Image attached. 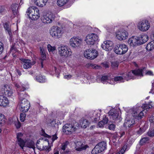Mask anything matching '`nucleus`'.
<instances>
[{"instance_id": "obj_57", "label": "nucleus", "mask_w": 154, "mask_h": 154, "mask_svg": "<svg viewBox=\"0 0 154 154\" xmlns=\"http://www.w3.org/2000/svg\"><path fill=\"white\" fill-rule=\"evenodd\" d=\"M40 142V141H38L37 142L36 144V146L37 148L39 150H40V148H41V146H39L38 144H39V142Z\"/></svg>"}, {"instance_id": "obj_55", "label": "nucleus", "mask_w": 154, "mask_h": 154, "mask_svg": "<svg viewBox=\"0 0 154 154\" xmlns=\"http://www.w3.org/2000/svg\"><path fill=\"white\" fill-rule=\"evenodd\" d=\"M146 74L150 75H153V74L152 72L150 71H148L146 73Z\"/></svg>"}, {"instance_id": "obj_33", "label": "nucleus", "mask_w": 154, "mask_h": 154, "mask_svg": "<svg viewBox=\"0 0 154 154\" xmlns=\"http://www.w3.org/2000/svg\"><path fill=\"white\" fill-rule=\"evenodd\" d=\"M26 146L29 148H32L33 149L35 148L34 142L32 141H28L27 143Z\"/></svg>"}, {"instance_id": "obj_20", "label": "nucleus", "mask_w": 154, "mask_h": 154, "mask_svg": "<svg viewBox=\"0 0 154 154\" xmlns=\"http://www.w3.org/2000/svg\"><path fill=\"white\" fill-rule=\"evenodd\" d=\"M4 27L6 32L9 34L10 38H11L12 36V33L11 29V25L8 23H5L4 24Z\"/></svg>"}, {"instance_id": "obj_37", "label": "nucleus", "mask_w": 154, "mask_h": 154, "mask_svg": "<svg viewBox=\"0 0 154 154\" xmlns=\"http://www.w3.org/2000/svg\"><path fill=\"white\" fill-rule=\"evenodd\" d=\"M152 107V105L150 104H144L142 106L143 108L146 109L147 111L149 110L150 108H151Z\"/></svg>"}, {"instance_id": "obj_8", "label": "nucleus", "mask_w": 154, "mask_h": 154, "mask_svg": "<svg viewBox=\"0 0 154 154\" xmlns=\"http://www.w3.org/2000/svg\"><path fill=\"white\" fill-rule=\"evenodd\" d=\"M137 27L140 30L143 32L146 31L150 27L149 23L146 20H143L139 23Z\"/></svg>"}, {"instance_id": "obj_7", "label": "nucleus", "mask_w": 154, "mask_h": 154, "mask_svg": "<svg viewBox=\"0 0 154 154\" xmlns=\"http://www.w3.org/2000/svg\"><path fill=\"white\" fill-rule=\"evenodd\" d=\"M97 51L95 49H89L86 50L84 55L86 58L90 60L94 59L98 56Z\"/></svg>"}, {"instance_id": "obj_1", "label": "nucleus", "mask_w": 154, "mask_h": 154, "mask_svg": "<svg viewBox=\"0 0 154 154\" xmlns=\"http://www.w3.org/2000/svg\"><path fill=\"white\" fill-rule=\"evenodd\" d=\"M144 68L143 69H138L132 70L129 72L128 74L123 73V77L125 80L128 81L129 79H134V75L140 76H143V72L144 71Z\"/></svg>"}, {"instance_id": "obj_49", "label": "nucleus", "mask_w": 154, "mask_h": 154, "mask_svg": "<svg viewBox=\"0 0 154 154\" xmlns=\"http://www.w3.org/2000/svg\"><path fill=\"white\" fill-rule=\"evenodd\" d=\"M115 128V125L113 124H111L109 126V128L110 130H113Z\"/></svg>"}, {"instance_id": "obj_31", "label": "nucleus", "mask_w": 154, "mask_h": 154, "mask_svg": "<svg viewBox=\"0 0 154 154\" xmlns=\"http://www.w3.org/2000/svg\"><path fill=\"white\" fill-rule=\"evenodd\" d=\"M5 122V116L0 114V126H2L4 125Z\"/></svg>"}, {"instance_id": "obj_27", "label": "nucleus", "mask_w": 154, "mask_h": 154, "mask_svg": "<svg viewBox=\"0 0 154 154\" xmlns=\"http://www.w3.org/2000/svg\"><path fill=\"white\" fill-rule=\"evenodd\" d=\"M47 1V0H40L35 3V4L39 7H43L46 5Z\"/></svg>"}, {"instance_id": "obj_5", "label": "nucleus", "mask_w": 154, "mask_h": 154, "mask_svg": "<svg viewBox=\"0 0 154 154\" xmlns=\"http://www.w3.org/2000/svg\"><path fill=\"white\" fill-rule=\"evenodd\" d=\"M128 48L127 45L121 44L117 45L114 49L115 52L119 54H123L128 51Z\"/></svg>"}, {"instance_id": "obj_39", "label": "nucleus", "mask_w": 154, "mask_h": 154, "mask_svg": "<svg viewBox=\"0 0 154 154\" xmlns=\"http://www.w3.org/2000/svg\"><path fill=\"white\" fill-rule=\"evenodd\" d=\"M25 112H23L21 113L20 114V119L22 122H23L25 120L26 114Z\"/></svg>"}, {"instance_id": "obj_62", "label": "nucleus", "mask_w": 154, "mask_h": 154, "mask_svg": "<svg viewBox=\"0 0 154 154\" xmlns=\"http://www.w3.org/2000/svg\"><path fill=\"white\" fill-rule=\"evenodd\" d=\"M120 134V136L119 135V136L120 137H121L123 136L125 134V132L124 131H123L121 132V133H119Z\"/></svg>"}, {"instance_id": "obj_28", "label": "nucleus", "mask_w": 154, "mask_h": 154, "mask_svg": "<svg viewBox=\"0 0 154 154\" xmlns=\"http://www.w3.org/2000/svg\"><path fill=\"white\" fill-rule=\"evenodd\" d=\"M35 79L37 81L40 82H45V77L40 74L36 76Z\"/></svg>"}, {"instance_id": "obj_6", "label": "nucleus", "mask_w": 154, "mask_h": 154, "mask_svg": "<svg viewBox=\"0 0 154 154\" xmlns=\"http://www.w3.org/2000/svg\"><path fill=\"white\" fill-rule=\"evenodd\" d=\"M98 36L95 33H90L86 36L85 41L88 45H94L98 40Z\"/></svg>"}, {"instance_id": "obj_29", "label": "nucleus", "mask_w": 154, "mask_h": 154, "mask_svg": "<svg viewBox=\"0 0 154 154\" xmlns=\"http://www.w3.org/2000/svg\"><path fill=\"white\" fill-rule=\"evenodd\" d=\"M101 82L103 83H104L105 82H107L109 83L110 84H113L114 83V82H108V77L107 76H103L101 78Z\"/></svg>"}, {"instance_id": "obj_32", "label": "nucleus", "mask_w": 154, "mask_h": 154, "mask_svg": "<svg viewBox=\"0 0 154 154\" xmlns=\"http://www.w3.org/2000/svg\"><path fill=\"white\" fill-rule=\"evenodd\" d=\"M69 0H58L57 1V5L60 6H62L66 4Z\"/></svg>"}, {"instance_id": "obj_2", "label": "nucleus", "mask_w": 154, "mask_h": 154, "mask_svg": "<svg viewBox=\"0 0 154 154\" xmlns=\"http://www.w3.org/2000/svg\"><path fill=\"white\" fill-rule=\"evenodd\" d=\"M59 54L61 56L67 57L71 55V50L68 47L64 45H61L58 48Z\"/></svg>"}, {"instance_id": "obj_42", "label": "nucleus", "mask_w": 154, "mask_h": 154, "mask_svg": "<svg viewBox=\"0 0 154 154\" xmlns=\"http://www.w3.org/2000/svg\"><path fill=\"white\" fill-rule=\"evenodd\" d=\"M69 144V142L68 141H66L63 143L62 145L61 149L63 151H65L66 148L67 147V145Z\"/></svg>"}, {"instance_id": "obj_21", "label": "nucleus", "mask_w": 154, "mask_h": 154, "mask_svg": "<svg viewBox=\"0 0 154 154\" xmlns=\"http://www.w3.org/2000/svg\"><path fill=\"white\" fill-rule=\"evenodd\" d=\"M23 135V134L21 133H18L17 135V137L18 141V144L22 149L23 148V147L25 145L24 141L21 138V137Z\"/></svg>"}, {"instance_id": "obj_12", "label": "nucleus", "mask_w": 154, "mask_h": 154, "mask_svg": "<svg viewBox=\"0 0 154 154\" xmlns=\"http://www.w3.org/2000/svg\"><path fill=\"white\" fill-rule=\"evenodd\" d=\"M116 37L119 40H124L128 37V33L125 30H122L117 32Z\"/></svg>"}, {"instance_id": "obj_13", "label": "nucleus", "mask_w": 154, "mask_h": 154, "mask_svg": "<svg viewBox=\"0 0 154 154\" xmlns=\"http://www.w3.org/2000/svg\"><path fill=\"white\" fill-rule=\"evenodd\" d=\"M82 40L76 37H73L70 40L69 43L74 48L79 47L81 44Z\"/></svg>"}, {"instance_id": "obj_34", "label": "nucleus", "mask_w": 154, "mask_h": 154, "mask_svg": "<svg viewBox=\"0 0 154 154\" xmlns=\"http://www.w3.org/2000/svg\"><path fill=\"white\" fill-rule=\"evenodd\" d=\"M19 95V98L21 101L23 99H25V98L26 96V94H25V92H20L18 93Z\"/></svg>"}, {"instance_id": "obj_19", "label": "nucleus", "mask_w": 154, "mask_h": 154, "mask_svg": "<svg viewBox=\"0 0 154 154\" xmlns=\"http://www.w3.org/2000/svg\"><path fill=\"white\" fill-rule=\"evenodd\" d=\"M9 103V102L7 98L3 95H0V106L5 107Z\"/></svg>"}, {"instance_id": "obj_50", "label": "nucleus", "mask_w": 154, "mask_h": 154, "mask_svg": "<svg viewBox=\"0 0 154 154\" xmlns=\"http://www.w3.org/2000/svg\"><path fill=\"white\" fill-rule=\"evenodd\" d=\"M105 125L104 122L101 121L99 122L98 123V125L99 127L100 128L103 127Z\"/></svg>"}, {"instance_id": "obj_63", "label": "nucleus", "mask_w": 154, "mask_h": 154, "mask_svg": "<svg viewBox=\"0 0 154 154\" xmlns=\"http://www.w3.org/2000/svg\"><path fill=\"white\" fill-rule=\"evenodd\" d=\"M152 122H154V114L153 115L151 119V121Z\"/></svg>"}, {"instance_id": "obj_56", "label": "nucleus", "mask_w": 154, "mask_h": 154, "mask_svg": "<svg viewBox=\"0 0 154 154\" xmlns=\"http://www.w3.org/2000/svg\"><path fill=\"white\" fill-rule=\"evenodd\" d=\"M57 137L56 134H55L53 136L52 140L53 141H54L56 140H57Z\"/></svg>"}, {"instance_id": "obj_15", "label": "nucleus", "mask_w": 154, "mask_h": 154, "mask_svg": "<svg viewBox=\"0 0 154 154\" xmlns=\"http://www.w3.org/2000/svg\"><path fill=\"white\" fill-rule=\"evenodd\" d=\"M113 43L110 41H106L104 42L102 45V47L106 51L111 50L112 48Z\"/></svg>"}, {"instance_id": "obj_11", "label": "nucleus", "mask_w": 154, "mask_h": 154, "mask_svg": "<svg viewBox=\"0 0 154 154\" xmlns=\"http://www.w3.org/2000/svg\"><path fill=\"white\" fill-rule=\"evenodd\" d=\"M54 15L52 13H47L41 18V20L44 23H50L54 20Z\"/></svg>"}, {"instance_id": "obj_24", "label": "nucleus", "mask_w": 154, "mask_h": 154, "mask_svg": "<svg viewBox=\"0 0 154 154\" xmlns=\"http://www.w3.org/2000/svg\"><path fill=\"white\" fill-rule=\"evenodd\" d=\"M80 125L82 128H86L88 126L89 123L88 120L84 119L83 118H82L80 120Z\"/></svg>"}, {"instance_id": "obj_59", "label": "nucleus", "mask_w": 154, "mask_h": 154, "mask_svg": "<svg viewBox=\"0 0 154 154\" xmlns=\"http://www.w3.org/2000/svg\"><path fill=\"white\" fill-rule=\"evenodd\" d=\"M72 77V75H66L64 77L66 79H69Z\"/></svg>"}, {"instance_id": "obj_43", "label": "nucleus", "mask_w": 154, "mask_h": 154, "mask_svg": "<svg viewBox=\"0 0 154 154\" xmlns=\"http://www.w3.org/2000/svg\"><path fill=\"white\" fill-rule=\"evenodd\" d=\"M148 135L150 137H154V129L149 130L147 132Z\"/></svg>"}, {"instance_id": "obj_38", "label": "nucleus", "mask_w": 154, "mask_h": 154, "mask_svg": "<svg viewBox=\"0 0 154 154\" xmlns=\"http://www.w3.org/2000/svg\"><path fill=\"white\" fill-rule=\"evenodd\" d=\"M47 48L49 52H53L56 50V47L55 46H52L50 44L48 45Z\"/></svg>"}, {"instance_id": "obj_3", "label": "nucleus", "mask_w": 154, "mask_h": 154, "mask_svg": "<svg viewBox=\"0 0 154 154\" xmlns=\"http://www.w3.org/2000/svg\"><path fill=\"white\" fill-rule=\"evenodd\" d=\"M27 11L29 13V14H28V17L32 20H37L40 17L39 10L36 7L34 8H32V7L29 8L28 9Z\"/></svg>"}, {"instance_id": "obj_48", "label": "nucleus", "mask_w": 154, "mask_h": 154, "mask_svg": "<svg viewBox=\"0 0 154 154\" xmlns=\"http://www.w3.org/2000/svg\"><path fill=\"white\" fill-rule=\"evenodd\" d=\"M101 121H103L105 124H106L108 123V119L105 116L103 118V119Z\"/></svg>"}, {"instance_id": "obj_23", "label": "nucleus", "mask_w": 154, "mask_h": 154, "mask_svg": "<svg viewBox=\"0 0 154 154\" xmlns=\"http://www.w3.org/2000/svg\"><path fill=\"white\" fill-rule=\"evenodd\" d=\"M135 121L133 119H131L126 121L124 124L125 127L132 128L135 124Z\"/></svg>"}, {"instance_id": "obj_30", "label": "nucleus", "mask_w": 154, "mask_h": 154, "mask_svg": "<svg viewBox=\"0 0 154 154\" xmlns=\"http://www.w3.org/2000/svg\"><path fill=\"white\" fill-rule=\"evenodd\" d=\"M112 82H114L113 81V80L115 82L120 81L121 82H124V80H125V78L123 77V74L122 75V76H117L114 78V79L113 78L112 79Z\"/></svg>"}, {"instance_id": "obj_9", "label": "nucleus", "mask_w": 154, "mask_h": 154, "mask_svg": "<svg viewBox=\"0 0 154 154\" xmlns=\"http://www.w3.org/2000/svg\"><path fill=\"white\" fill-rule=\"evenodd\" d=\"M76 128L74 125L70 124H66L63 127V131L66 134H69L75 131Z\"/></svg>"}, {"instance_id": "obj_44", "label": "nucleus", "mask_w": 154, "mask_h": 154, "mask_svg": "<svg viewBox=\"0 0 154 154\" xmlns=\"http://www.w3.org/2000/svg\"><path fill=\"white\" fill-rule=\"evenodd\" d=\"M5 95L6 96L10 97L12 94V91L10 90H8V91H5V92H4Z\"/></svg>"}, {"instance_id": "obj_25", "label": "nucleus", "mask_w": 154, "mask_h": 154, "mask_svg": "<svg viewBox=\"0 0 154 154\" xmlns=\"http://www.w3.org/2000/svg\"><path fill=\"white\" fill-rule=\"evenodd\" d=\"M96 146H98V148L100 152L106 149V143L103 141L99 143Z\"/></svg>"}, {"instance_id": "obj_14", "label": "nucleus", "mask_w": 154, "mask_h": 154, "mask_svg": "<svg viewBox=\"0 0 154 154\" xmlns=\"http://www.w3.org/2000/svg\"><path fill=\"white\" fill-rule=\"evenodd\" d=\"M21 60L24 63L23 67L25 69L31 68L32 65H34L35 63V61L33 60L32 61L31 60L29 59H23Z\"/></svg>"}, {"instance_id": "obj_36", "label": "nucleus", "mask_w": 154, "mask_h": 154, "mask_svg": "<svg viewBox=\"0 0 154 154\" xmlns=\"http://www.w3.org/2000/svg\"><path fill=\"white\" fill-rule=\"evenodd\" d=\"M119 65V63L116 62H112L111 63L112 67L113 69H118Z\"/></svg>"}, {"instance_id": "obj_53", "label": "nucleus", "mask_w": 154, "mask_h": 154, "mask_svg": "<svg viewBox=\"0 0 154 154\" xmlns=\"http://www.w3.org/2000/svg\"><path fill=\"white\" fill-rule=\"evenodd\" d=\"M15 125L16 126V127L17 128H20L21 126V124L20 122H19L16 123L15 124Z\"/></svg>"}, {"instance_id": "obj_54", "label": "nucleus", "mask_w": 154, "mask_h": 154, "mask_svg": "<svg viewBox=\"0 0 154 154\" xmlns=\"http://www.w3.org/2000/svg\"><path fill=\"white\" fill-rule=\"evenodd\" d=\"M47 146H43L41 147V148H40V150H45L47 148Z\"/></svg>"}, {"instance_id": "obj_64", "label": "nucleus", "mask_w": 154, "mask_h": 154, "mask_svg": "<svg viewBox=\"0 0 154 154\" xmlns=\"http://www.w3.org/2000/svg\"><path fill=\"white\" fill-rule=\"evenodd\" d=\"M125 151L123 149H122L120 151L119 154H120V153H121V154H123Z\"/></svg>"}, {"instance_id": "obj_35", "label": "nucleus", "mask_w": 154, "mask_h": 154, "mask_svg": "<svg viewBox=\"0 0 154 154\" xmlns=\"http://www.w3.org/2000/svg\"><path fill=\"white\" fill-rule=\"evenodd\" d=\"M98 146H96L94 148L92 149L91 151L92 154H97L98 153H100V150L98 148Z\"/></svg>"}, {"instance_id": "obj_22", "label": "nucleus", "mask_w": 154, "mask_h": 154, "mask_svg": "<svg viewBox=\"0 0 154 154\" xmlns=\"http://www.w3.org/2000/svg\"><path fill=\"white\" fill-rule=\"evenodd\" d=\"M138 38L140 45L145 43L148 40L149 37L147 35L145 34L141 35Z\"/></svg>"}, {"instance_id": "obj_18", "label": "nucleus", "mask_w": 154, "mask_h": 154, "mask_svg": "<svg viewBox=\"0 0 154 154\" xmlns=\"http://www.w3.org/2000/svg\"><path fill=\"white\" fill-rule=\"evenodd\" d=\"M108 114L110 118L114 120H116L119 116V113L117 111L113 110H110Z\"/></svg>"}, {"instance_id": "obj_45", "label": "nucleus", "mask_w": 154, "mask_h": 154, "mask_svg": "<svg viewBox=\"0 0 154 154\" xmlns=\"http://www.w3.org/2000/svg\"><path fill=\"white\" fill-rule=\"evenodd\" d=\"M90 66L92 68L94 69H98L99 68H100L101 67L100 66L94 64H90Z\"/></svg>"}, {"instance_id": "obj_41", "label": "nucleus", "mask_w": 154, "mask_h": 154, "mask_svg": "<svg viewBox=\"0 0 154 154\" xmlns=\"http://www.w3.org/2000/svg\"><path fill=\"white\" fill-rule=\"evenodd\" d=\"M17 4H13L11 6V10L13 12V13H16V11Z\"/></svg>"}, {"instance_id": "obj_10", "label": "nucleus", "mask_w": 154, "mask_h": 154, "mask_svg": "<svg viewBox=\"0 0 154 154\" xmlns=\"http://www.w3.org/2000/svg\"><path fill=\"white\" fill-rule=\"evenodd\" d=\"M30 107L29 103L26 99H23L21 101L20 108L21 111L26 112L28 110Z\"/></svg>"}, {"instance_id": "obj_51", "label": "nucleus", "mask_w": 154, "mask_h": 154, "mask_svg": "<svg viewBox=\"0 0 154 154\" xmlns=\"http://www.w3.org/2000/svg\"><path fill=\"white\" fill-rule=\"evenodd\" d=\"M143 115V113L142 112H141L138 115L137 117L138 119H141Z\"/></svg>"}, {"instance_id": "obj_16", "label": "nucleus", "mask_w": 154, "mask_h": 154, "mask_svg": "<svg viewBox=\"0 0 154 154\" xmlns=\"http://www.w3.org/2000/svg\"><path fill=\"white\" fill-rule=\"evenodd\" d=\"M75 144L76 150L79 151L85 150L88 146L84 145L83 143L80 141L76 140L75 142Z\"/></svg>"}, {"instance_id": "obj_60", "label": "nucleus", "mask_w": 154, "mask_h": 154, "mask_svg": "<svg viewBox=\"0 0 154 154\" xmlns=\"http://www.w3.org/2000/svg\"><path fill=\"white\" fill-rule=\"evenodd\" d=\"M25 90V88L23 87H21L20 89H19V91H21L20 92H22V91H23Z\"/></svg>"}, {"instance_id": "obj_52", "label": "nucleus", "mask_w": 154, "mask_h": 154, "mask_svg": "<svg viewBox=\"0 0 154 154\" xmlns=\"http://www.w3.org/2000/svg\"><path fill=\"white\" fill-rule=\"evenodd\" d=\"M41 55V59L42 61H43L44 60H45L46 59V56L45 54H42Z\"/></svg>"}, {"instance_id": "obj_26", "label": "nucleus", "mask_w": 154, "mask_h": 154, "mask_svg": "<svg viewBox=\"0 0 154 154\" xmlns=\"http://www.w3.org/2000/svg\"><path fill=\"white\" fill-rule=\"evenodd\" d=\"M146 49L150 51L154 49V41H152L149 43L146 46Z\"/></svg>"}, {"instance_id": "obj_46", "label": "nucleus", "mask_w": 154, "mask_h": 154, "mask_svg": "<svg viewBox=\"0 0 154 154\" xmlns=\"http://www.w3.org/2000/svg\"><path fill=\"white\" fill-rule=\"evenodd\" d=\"M3 49L4 44L2 42H0V55L2 53Z\"/></svg>"}, {"instance_id": "obj_4", "label": "nucleus", "mask_w": 154, "mask_h": 154, "mask_svg": "<svg viewBox=\"0 0 154 154\" xmlns=\"http://www.w3.org/2000/svg\"><path fill=\"white\" fill-rule=\"evenodd\" d=\"M50 35L55 38H59L62 36V29L57 26H53L51 28L50 30Z\"/></svg>"}, {"instance_id": "obj_61", "label": "nucleus", "mask_w": 154, "mask_h": 154, "mask_svg": "<svg viewBox=\"0 0 154 154\" xmlns=\"http://www.w3.org/2000/svg\"><path fill=\"white\" fill-rule=\"evenodd\" d=\"M15 86L17 88V91H19V89L20 88V86L17 83L15 84Z\"/></svg>"}, {"instance_id": "obj_47", "label": "nucleus", "mask_w": 154, "mask_h": 154, "mask_svg": "<svg viewBox=\"0 0 154 154\" xmlns=\"http://www.w3.org/2000/svg\"><path fill=\"white\" fill-rule=\"evenodd\" d=\"M3 89L4 90V92H5L6 91H8V90H10V89L8 85H5L3 87Z\"/></svg>"}, {"instance_id": "obj_17", "label": "nucleus", "mask_w": 154, "mask_h": 154, "mask_svg": "<svg viewBox=\"0 0 154 154\" xmlns=\"http://www.w3.org/2000/svg\"><path fill=\"white\" fill-rule=\"evenodd\" d=\"M139 42L138 38H137L133 37L130 38L128 41V43L131 46H134L136 45H140Z\"/></svg>"}, {"instance_id": "obj_58", "label": "nucleus", "mask_w": 154, "mask_h": 154, "mask_svg": "<svg viewBox=\"0 0 154 154\" xmlns=\"http://www.w3.org/2000/svg\"><path fill=\"white\" fill-rule=\"evenodd\" d=\"M40 53L41 54V55H44V54H45L44 50L43 49H42L41 47L40 48Z\"/></svg>"}, {"instance_id": "obj_40", "label": "nucleus", "mask_w": 154, "mask_h": 154, "mask_svg": "<svg viewBox=\"0 0 154 154\" xmlns=\"http://www.w3.org/2000/svg\"><path fill=\"white\" fill-rule=\"evenodd\" d=\"M149 140V138L148 137H145L141 139L140 141V144L141 145L146 142Z\"/></svg>"}]
</instances>
